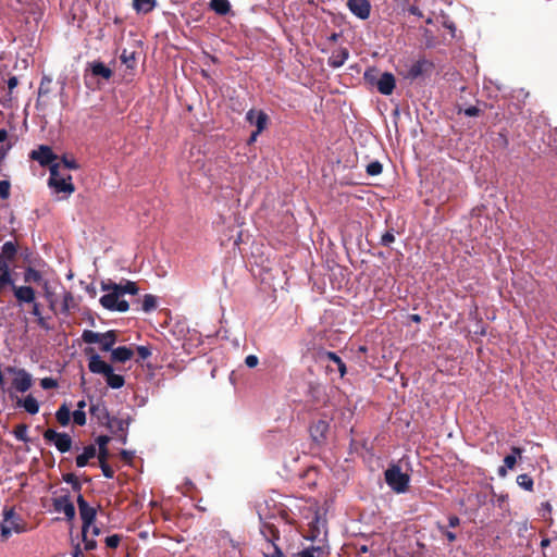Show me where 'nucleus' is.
Here are the masks:
<instances>
[{"instance_id":"09e8293b","label":"nucleus","mask_w":557,"mask_h":557,"mask_svg":"<svg viewBox=\"0 0 557 557\" xmlns=\"http://www.w3.org/2000/svg\"><path fill=\"white\" fill-rule=\"evenodd\" d=\"M121 540H122V536L119 535V534H112L110 536H107L106 537V545L109 547V548H117V546L120 545L121 543Z\"/></svg>"},{"instance_id":"ea45409f","label":"nucleus","mask_w":557,"mask_h":557,"mask_svg":"<svg viewBox=\"0 0 557 557\" xmlns=\"http://www.w3.org/2000/svg\"><path fill=\"white\" fill-rule=\"evenodd\" d=\"M517 483L520 487L524 488L525 491H529V492L533 491V485H534L533 479L527 473L519 474L517 476Z\"/></svg>"},{"instance_id":"5fc2aeb1","label":"nucleus","mask_w":557,"mask_h":557,"mask_svg":"<svg viewBox=\"0 0 557 557\" xmlns=\"http://www.w3.org/2000/svg\"><path fill=\"white\" fill-rule=\"evenodd\" d=\"M99 466L101 468V471L103 473V475L107 478V479H112L114 476V471L113 469L109 466L108 461H103V462H99Z\"/></svg>"},{"instance_id":"7c9ffc66","label":"nucleus","mask_w":557,"mask_h":557,"mask_svg":"<svg viewBox=\"0 0 557 557\" xmlns=\"http://www.w3.org/2000/svg\"><path fill=\"white\" fill-rule=\"evenodd\" d=\"M17 404H22L24 409L30 414H36L39 411V404L33 395L26 396L23 401L18 399Z\"/></svg>"},{"instance_id":"393cba45","label":"nucleus","mask_w":557,"mask_h":557,"mask_svg":"<svg viewBox=\"0 0 557 557\" xmlns=\"http://www.w3.org/2000/svg\"><path fill=\"white\" fill-rule=\"evenodd\" d=\"M97 455V448L95 445H88L84 447V450L75 459L76 466L83 468L88 465L89 460L95 458Z\"/></svg>"},{"instance_id":"4be33fe9","label":"nucleus","mask_w":557,"mask_h":557,"mask_svg":"<svg viewBox=\"0 0 557 557\" xmlns=\"http://www.w3.org/2000/svg\"><path fill=\"white\" fill-rule=\"evenodd\" d=\"M13 292L20 302L30 304L35 300V290L30 286H13Z\"/></svg>"},{"instance_id":"ddd939ff","label":"nucleus","mask_w":557,"mask_h":557,"mask_svg":"<svg viewBox=\"0 0 557 557\" xmlns=\"http://www.w3.org/2000/svg\"><path fill=\"white\" fill-rule=\"evenodd\" d=\"M375 85L382 95L388 96L393 94L396 86V81L392 73L385 72L380 76Z\"/></svg>"},{"instance_id":"a18cd8bd","label":"nucleus","mask_w":557,"mask_h":557,"mask_svg":"<svg viewBox=\"0 0 557 557\" xmlns=\"http://www.w3.org/2000/svg\"><path fill=\"white\" fill-rule=\"evenodd\" d=\"M60 163V169H66V170H78L79 164L75 161V159H69L67 157H62V159L58 162Z\"/></svg>"},{"instance_id":"c9c22d12","label":"nucleus","mask_w":557,"mask_h":557,"mask_svg":"<svg viewBox=\"0 0 557 557\" xmlns=\"http://www.w3.org/2000/svg\"><path fill=\"white\" fill-rule=\"evenodd\" d=\"M120 60L127 69L133 70L136 66V52L124 49L120 55Z\"/></svg>"},{"instance_id":"8fccbe9b","label":"nucleus","mask_w":557,"mask_h":557,"mask_svg":"<svg viewBox=\"0 0 557 557\" xmlns=\"http://www.w3.org/2000/svg\"><path fill=\"white\" fill-rule=\"evenodd\" d=\"M11 184L9 181H0V198L5 200L10 197Z\"/></svg>"},{"instance_id":"c03bdc74","label":"nucleus","mask_w":557,"mask_h":557,"mask_svg":"<svg viewBox=\"0 0 557 557\" xmlns=\"http://www.w3.org/2000/svg\"><path fill=\"white\" fill-rule=\"evenodd\" d=\"M367 174L371 176L380 175L383 171V165L380 161H373L367 165Z\"/></svg>"},{"instance_id":"aec40b11","label":"nucleus","mask_w":557,"mask_h":557,"mask_svg":"<svg viewBox=\"0 0 557 557\" xmlns=\"http://www.w3.org/2000/svg\"><path fill=\"white\" fill-rule=\"evenodd\" d=\"M111 368L112 367L108 364L106 361H103L99 355H92L89 358L88 369L92 373L106 375L107 372H110Z\"/></svg>"},{"instance_id":"b1692460","label":"nucleus","mask_w":557,"mask_h":557,"mask_svg":"<svg viewBox=\"0 0 557 557\" xmlns=\"http://www.w3.org/2000/svg\"><path fill=\"white\" fill-rule=\"evenodd\" d=\"M116 341H117L116 331L110 330V331H107L106 333H101L100 342L98 344H100V349L102 351H111L113 349L112 347L116 343Z\"/></svg>"},{"instance_id":"2f4dec72","label":"nucleus","mask_w":557,"mask_h":557,"mask_svg":"<svg viewBox=\"0 0 557 557\" xmlns=\"http://www.w3.org/2000/svg\"><path fill=\"white\" fill-rule=\"evenodd\" d=\"M210 8L219 15H226L231 11L228 0H211Z\"/></svg>"},{"instance_id":"69168bd1","label":"nucleus","mask_w":557,"mask_h":557,"mask_svg":"<svg viewBox=\"0 0 557 557\" xmlns=\"http://www.w3.org/2000/svg\"><path fill=\"white\" fill-rule=\"evenodd\" d=\"M18 85V79L16 76H11L9 79H8V88H9V94L12 92V90Z\"/></svg>"},{"instance_id":"79ce46f5","label":"nucleus","mask_w":557,"mask_h":557,"mask_svg":"<svg viewBox=\"0 0 557 557\" xmlns=\"http://www.w3.org/2000/svg\"><path fill=\"white\" fill-rule=\"evenodd\" d=\"M156 308H157V298L151 294L145 295L144 299H143V304H141V309L145 312H150V311H153Z\"/></svg>"},{"instance_id":"13d9d810","label":"nucleus","mask_w":557,"mask_h":557,"mask_svg":"<svg viewBox=\"0 0 557 557\" xmlns=\"http://www.w3.org/2000/svg\"><path fill=\"white\" fill-rule=\"evenodd\" d=\"M109 442H110V437L108 435H99L96 438V444L98 445V449L108 448Z\"/></svg>"},{"instance_id":"37998d69","label":"nucleus","mask_w":557,"mask_h":557,"mask_svg":"<svg viewBox=\"0 0 557 557\" xmlns=\"http://www.w3.org/2000/svg\"><path fill=\"white\" fill-rule=\"evenodd\" d=\"M101 333H97L90 330H85L82 334V339L87 344H96L100 342Z\"/></svg>"},{"instance_id":"5701e85b","label":"nucleus","mask_w":557,"mask_h":557,"mask_svg":"<svg viewBox=\"0 0 557 557\" xmlns=\"http://www.w3.org/2000/svg\"><path fill=\"white\" fill-rule=\"evenodd\" d=\"M134 351L126 346H120L111 350V360L113 362H126L132 359Z\"/></svg>"},{"instance_id":"423d86ee","label":"nucleus","mask_w":557,"mask_h":557,"mask_svg":"<svg viewBox=\"0 0 557 557\" xmlns=\"http://www.w3.org/2000/svg\"><path fill=\"white\" fill-rule=\"evenodd\" d=\"M44 438L48 443H53L55 448L64 454L71 450L72 448V437L67 433H59L53 429H47L44 432Z\"/></svg>"},{"instance_id":"de8ad7c7","label":"nucleus","mask_w":557,"mask_h":557,"mask_svg":"<svg viewBox=\"0 0 557 557\" xmlns=\"http://www.w3.org/2000/svg\"><path fill=\"white\" fill-rule=\"evenodd\" d=\"M72 416L73 422L76 425L83 426L86 424V413L84 410H75Z\"/></svg>"},{"instance_id":"49530a36","label":"nucleus","mask_w":557,"mask_h":557,"mask_svg":"<svg viewBox=\"0 0 557 557\" xmlns=\"http://www.w3.org/2000/svg\"><path fill=\"white\" fill-rule=\"evenodd\" d=\"M9 283H11V276L9 267L5 263V268L0 269V290Z\"/></svg>"},{"instance_id":"2eb2a0df","label":"nucleus","mask_w":557,"mask_h":557,"mask_svg":"<svg viewBox=\"0 0 557 557\" xmlns=\"http://www.w3.org/2000/svg\"><path fill=\"white\" fill-rule=\"evenodd\" d=\"M511 455H507L504 458V466L498 468V475L502 478H505L507 475L508 469H513L517 463V456H521L523 453V449L517 446L511 447Z\"/></svg>"},{"instance_id":"72a5a7b5","label":"nucleus","mask_w":557,"mask_h":557,"mask_svg":"<svg viewBox=\"0 0 557 557\" xmlns=\"http://www.w3.org/2000/svg\"><path fill=\"white\" fill-rule=\"evenodd\" d=\"M76 301L71 292L65 290L62 297V313L67 314L72 309L76 308Z\"/></svg>"},{"instance_id":"4d7b16f0","label":"nucleus","mask_w":557,"mask_h":557,"mask_svg":"<svg viewBox=\"0 0 557 557\" xmlns=\"http://www.w3.org/2000/svg\"><path fill=\"white\" fill-rule=\"evenodd\" d=\"M136 351L141 360H146L151 355V350L147 346H137Z\"/></svg>"},{"instance_id":"1a4fd4ad","label":"nucleus","mask_w":557,"mask_h":557,"mask_svg":"<svg viewBox=\"0 0 557 557\" xmlns=\"http://www.w3.org/2000/svg\"><path fill=\"white\" fill-rule=\"evenodd\" d=\"M349 11L360 20H367L371 13V3L369 0H347Z\"/></svg>"},{"instance_id":"0e129e2a","label":"nucleus","mask_w":557,"mask_h":557,"mask_svg":"<svg viewBox=\"0 0 557 557\" xmlns=\"http://www.w3.org/2000/svg\"><path fill=\"white\" fill-rule=\"evenodd\" d=\"M120 456L124 461L131 462L134 458V453L131 450L123 449L121 450Z\"/></svg>"},{"instance_id":"f03ea898","label":"nucleus","mask_w":557,"mask_h":557,"mask_svg":"<svg viewBox=\"0 0 557 557\" xmlns=\"http://www.w3.org/2000/svg\"><path fill=\"white\" fill-rule=\"evenodd\" d=\"M101 289L108 292L100 298L101 306L110 311L126 312L129 309V304L126 300L120 299L117 283L112 281L101 282Z\"/></svg>"},{"instance_id":"c756f323","label":"nucleus","mask_w":557,"mask_h":557,"mask_svg":"<svg viewBox=\"0 0 557 557\" xmlns=\"http://www.w3.org/2000/svg\"><path fill=\"white\" fill-rule=\"evenodd\" d=\"M51 83H52L51 77H49L47 75L42 76L40 84H39V88H38V98L36 101L37 108L40 106V98L48 96L51 92Z\"/></svg>"},{"instance_id":"052dcab7","label":"nucleus","mask_w":557,"mask_h":557,"mask_svg":"<svg viewBox=\"0 0 557 557\" xmlns=\"http://www.w3.org/2000/svg\"><path fill=\"white\" fill-rule=\"evenodd\" d=\"M481 112H482V111H481L478 107H475V106H470V107H468V108H466V109L463 110V113H465L467 116H478V115H480V114H481Z\"/></svg>"},{"instance_id":"20e7f679","label":"nucleus","mask_w":557,"mask_h":557,"mask_svg":"<svg viewBox=\"0 0 557 557\" xmlns=\"http://www.w3.org/2000/svg\"><path fill=\"white\" fill-rule=\"evenodd\" d=\"M385 482L396 493H405L408 490L410 478L407 473L401 472L397 465H392L386 469Z\"/></svg>"},{"instance_id":"bf43d9fd","label":"nucleus","mask_w":557,"mask_h":557,"mask_svg":"<svg viewBox=\"0 0 557 557\" xmlns=\"http://www.w3.org/2000/svg\"><path fill=\"white\" fill-rule=\"evenodd\" d=\"M82 535H83V541L85 543L86 550H92L97 547V542L95 540H88L87 533H82Z\"/></svg>"},{"instance_id":"338daca9","label":"nucleus","mask_w":557,"mask_h":557,"mask_svg":"<svg viewBox=\"0 0 557 557\" xmlns=\"http://www.w3.org/2000/svg\"><path fill=\"white\" fill-rule=\"evenodd\" d=\"M460 524V519L457 516H450L448 518V525L449 528H456Z\"/></svg>"},{"instance_id":"0eeeda50","label":"nucleus","mask_w":557,"mask_h":557,"mask_svg":"<svg viewBox=\"0 0 557 557\" xmlns=\"http://www.w3.org/2000/svg\"><path fill=\"white\" fill-rule=\"evenodd\" d=\"M77 505L83 522L82 533H87L96 519L97 511L94 507L89 506L82 494L77 496Z\"/></svg>"},{"instance_id":"4468645a","label":"nucleus","mask_w":557,"mask_h":557,"mask_svg":"<svg viewBox=\"0 0 557 557\" xmlns=\"http://www.w3.org/2000/svg\"><path fill=\"white\" fill-rule=\"evenodd\" d=\"M317 354L320 360H330L333 362V364H336L341 377H344V375L347 373V368L345 362L339 358V356H337L336 352L319 349Z\"/></svg>"},{"instance_id":"bb28decb","label":"nucleus","mask_w":557,"mask_h":557,"mask_svg":"<svg viewBox=\"0 0 557 557\" xmlns=\"http://www.w3.org/2000/svg\"><path fill=\"white\" fill-rule=\"evenodd\" d=\"M157 5L156 0H133V8L137 13L147 14Z\"/></svg>"},{"instance_id":"a878e982","label":"nucleus","mask_w":557,"mask_h":557,"mask_svg":"<svg viewBox=\"0 0 557 557\" xmlns=\"http://www.w3.org/2000/svg\"><path fill=\"white\" fill-rule=\"evenodd\" d=\"M348 50L346 48H342L338 51L332 53V55L329 58V65L334 69L341 67L348 59Z\"/></svg>"},{"instance_id":"39448f33","label":"nucleus","mask_w":557,"mask_h":557,"mask_svg":"<svg viewBox=\"0 0 557 557\" xmlns=\"http://www.w3.org/2000/svg\"><path fill=\"white\" fill-rule=\"evenodd\" d=\"M12 531L21 533L25 531V528L23 524L20 523V518L18 516H16L14 510L9 509L4 511L3 521L0 522V532L2 535V540H7L12 534Z\"/></svg>"},{"instance_id":"cd10ccee","label":"nucleus","mask_w":557,"mask_h":557,"mask_svg":"<svg viewBox=\"0 0 557 557\" xmlns=\"http://www.w3.org/2000/svg\"><path fill=\"white\" fill-rule=\"evenodd\" d=\"M106 376V382L107 384L111 387V388H114V389H117V388H121L124 386L125 384V380H124V376L121 375V374H115L113 372V368L110 369V372H107V374L104 375Z\"/></svg>"},{"instance_id":"a211bd4d","label":"nucleus","mask_w":557,"mask_h":557,"mask_svg":"<svg viewBox=\"0 0 557 557\" xmlns=\"http://www.w3.org/2000/svg\"><path fill=\"white\" fill-rule=\"evenodd\" d=\"M89 412L103 425L111 418L104 401H98L96 404H91L89 407Z\"/></svg>"},{"instance_id":"c85d7f7f","label":"nucleus","mask_w":557,"mask_h":557,"mask_svg":"<svg viewBox=\"0 0 557 557\" xmlns=\"http://www.w3.org/2000/svg\"><path fill=\"white\" fill-rule=\"evenodd\" d=\"M324 524L325 522L322 521L319 516H315L314 519L309 523V539L311 541H314L320 536Z\"/></svg>"},{"instance_id":"f704fd0d","label":"nucleus","mask_w":557,"mask_h":557,"mask_svg":"<svg viewBox=\"0 0 557 557\" xmlns=\"http://www.w3.org/2000/svg\"><path fill=\"white\" fill-rule=\"evenodd\" d=\"M17 248L15 243L9 240L2 246V257L8 261H13L16 257Z\"/></svg>"},{"instance_id":"f3484780","label":"nucleus","mask_w":557,"mask_h":557,"mask_svg":"<svg viewBox=\"0 0 557 557\" xmlns=\"http://www.w3.org/2000/svg\"><path fill=\"white\" fill-rule=\"evenodd\" d=\"M329 431V423L324 420H318L310 426V435L315 443H322Z\"/></svg>"},{"instance_id":"680f3d73","label":"nucleus","mask_w":557,"mask_h":557,"mask_svg":"<svg viewBox=\"0 0 557 557\" xmlns=\"http://www.w3.org/2000/svg\"><path fill=\"white\" fill-rule=\"evenodd\" d=\"M245 363L248 368H255L259 363V359L256 355H249L245 359Z\"/></svg>"},{"instance_id":"774afa93","label":"nucleus","mask_w":557,"mask_h":557,"mask_svg":"<svg viewBox=\"0 0 557 557\" xmlns=\"http://www.w3.org/2000/svg\"><path fill=\"white\" fill-rule=\"evenodd\" d=\"M408 12L411 15H414V16H418V17H422V12H421V10L417 5H410L408 8Z\"/></svg>"},{"instance_id":"f257e3e1","label":"nucleus","mask_w":557,"mask_h":557,"mask_svg":"<svg viewBox=\"0 0 557 557\" xmlns=\"http://www.w3.org/2000/svg\"><path fill=\"white\" fill-rule=\"evenodd\" d=\"M268 507L267 502L257 503V513L260 520V533L265 540V547L263 548L264 557H268V553L272 549V546H278L276 542L280 540L278 529L270 521L274 516H270L265 512Z\"/></svg>"},{"instance_id":"9d476101","label":"nucleus","mask_w":557,"mask_h":557,"mask_svg":"<svg viewBox=\"0 0 557 557\" xmlns=\"http://www.w3.org/2000/svg\"><path fill=\"white\" fill-rule=\"evenodd\" d=\"M30 159L39 162L40 165L47 166L54 164L57 156L49 146H40L37 150H33L29 154Z\"/></svg>"},{"instance_id":"603ef678","label":"nucleus","mask_w":557,"mask_h":557,"mask_svg":"<svg viewBox=\"0 0 557 557\" xmlns=\"http://www.w3.org/2000/svg\"><path fill=\"white\" fill-rule=\"evenodd\" d=\"M394 242H395V235L393 234V231H387L386 233H384L382 235L380 244L382 246L388 247Z\"/></svg>"},{"instance_id":"4c0bfd02","label":"nucleus","mask_w":557,"mask_h":557,"mask_svg":"<svg viewBox=\"0 0 557 557\" xmlns=\"http://www.w3.org/2000/svg\"><path fill=\"white\" fill-rule=\"evenodd\" d=\"M28 426L25 423L17 424L14 430L13 434L16 440L22 441L24 443L29 442V437L27 435Z\"/></svg>"},{"instance_id":"f8f14e48","label":"nucleus","mask_w":557,"mask_h":557,"mask_svg":"<svg viewBox=\"0 0 557 557\" xmlns=\"http://www.w3.org/2000/svg\"><path fill=\"white\" fill-rule=\"evenodd\" d=\"M131 422V416L126 418L111 417L110 420L104 423V426L109 429L112 434L117 435L127 432Z\"/></svg>"},{"instance_id":"a19ab883","label":"nucleus","mask_w":557,"mask_h":557,"mask_svg":"<svg viewBox=\"0 0 557 557\" xmlns=\"http://www.w3.org/2000/svg\"><path fill=\"white\" fill-rule=\"evenodd\" d=\"M63 481L71 484L72 490L74 492L78 493V495L81 494L82 483L79 482V480L77 479V476L74 473L63 474Z\"/></svg>"},{"instance_id":"7ed1b4c3","label":"nucleus","mask_w":557,"mask_h":557,"mask_svg":"<svg viewBox=\"0 0 557 557\" xmlns=\"http://www.w3.org/2000/svg\"><path fill=\"white\" fill-rule=\"evenodd\" d=\"M48 184L57 194L64 193L71 195L75 190L72 176L61 172L60 163H54L50 166Z\"/></svg>"},{"instance_id":"9b49d317","label":"nucleus","mask_w":557,"mask_h":557,"mask_svg":"<svg viewBox=\"0 0 557 557\" xmlns=\"http://www.w3.org/2000/svg\"><path fill=\"white\" fill-rule=\"evenodd\" d=\"M53 508L57 512H63L67 520H73L75 517V507L69 495L53 498Z\"/></svg>"},{"instance_id":"473e14b6","label":"nucleus","mask_w":557,"mask_h":557,"mask_svg":"<svg viewBox=\"0 0 557 557\" xmlns=\"http://www.w3.org/2000/svg\"><path fill=\"white\" fill-rule=\"evenodd\" d=\"M55 419L62 426H66L70 423L71 411L66 404H63L59 407L55 412Z\"/></svg>"},{"instance_id":"6e6552de","label":"nucleus","mask_w":557,"mask_h":557,"mask_svg":"<svg viewBox=\"0 0 557 557\" xmlns=\"http://www.w3.org/2000/svg\"><path fill=\"white\" fill-rule=\"evenodd\" d=\"M433 70H434L433 62L422 58V59L417 60L409 66L407 74H406V78L416 81L418 78L431 75Z\"/></svg>"},{"instance_id":"6e6d98bb","label":"nucleus","mask_w":557,"mask_h":557,"mask_svg":"<svg viewBox=\"0 0 557 557\" xmlns=\"http://www.w3.org/2000/svg\"><path fill=\"white\" fill-rule=\"evenodd\" d=\"M437 528L440 532L448 540V542L453 543L456 541L457 536L454 532L446 530V528L441 524H438Z\"/></svg>"},{"instance_id":"412c9836","label":"nucleus","mask_w":557,"mask_h":557,"mask_svg":"<svg viewBox=\"0 0 557 557\" xmlns=\"http://www.w3.org/2000/svg\"><path fill=\"white\" fill-rule=\"evenodd\" d=\"M12 384L18 392L24 393L30 388L32 377L24 369H20Z\"/></svg>"},{"instance_id":"864d4df0","label":"nucleus","mask_w":557,"mask_h":557,"mask_svg":"<svg viewBox=\"0 0 557 557\" xmlns=\"http://www.w3.org/2000/svg\"><path fill=\"white\" fill-rule=\"evenodd\" d=\"M40 386L44 389H51V388H55L58 386V382H57V380H54L52 377H44L40 380Z\"/></svg>"},{"instance_id":"e2e57ef3","label":"nucleus","mask_w":557,"mask_h":557,"mask_svg":"<svg viewBox=\"0 0 557 557\" xmlns=\"http://www.w3.org/2000/svg\"><path fill=\"white\" fill-rule=\"evenodd\" d=\"M99 462L108 461L110 456L108 448L98 449L97 455Z\"/></svg>"},{"instance_id":"3c124183","label":"nucleus","mask_w":557,"mask_h":557,"mask_svg":"<svg viewBox=\"0 0 557 557\" xmlns=\"http://www.w3.org/2000/svg\"><path fill=\"white\" fill-rule=\"evenodd\" d=\"M32 304H33L32 314H34L35 317L38 318V324L44 327L46 325V323H45V319L41 317L40 305L38 302H36L35 300Z\"/></svg>"},{"instance_id":"e433bc0d","label":"nucleus","mask_w":557,"mask_h":557,"mask_svg":"<svg viewBox=\"0 0 557 557\" xmlns=\"http://www.w3.org/2000/svg\"><path fill=\"white\" fill-rule=\"evenodd\" d=\"M42 278V275L41 273L32 268V267H28L26 270H25V273H24V281L26 283H39Z\"/></svg>"},{"instance_id":"58836bf2","label":"nucleus","mask_w":557,"mask_h":557,"mask_svg":"<svg viewBox=\"0 0 557 557\" xmlns=\"http://www.w3.org/2000/svg\"><path fill=\"white\" fill-rule=\"evenodd\" d=\"M117 288L121 296L124 294L136 295L138 293L136 283L132 281H126L125 284H117Z\"/></svg>"},{"instance_id":"6ab92c4d","label":"nucleus","mask_w":557,"mask_h":557,"mask_svg":"<svg viewBox=\"0 0 557 557\" xmlns=\"http://www.w3.org/2000/svg\"><path fill=\"white\" fill-rule=\"evenodd\" d=\"M88 69L90 70L92 76L101 77L106 81H109L113 75L112 70L101 61H94L89 63Z\"/></svg>"},{"instance_id":"dca6fc26","label":"nucleus","mask_w":557,"mask_h":557,"mask_svg":"<svg viewBox=\"0 0 557 557\" xmlns=\"http://www.w3.org/2000/svg\"><path fill=\"white\" fill-rule=\"evenodd\" d=\"M246 120L256 125L258 132H262L267 127L268 115L263 111H256L253 109L249 110L246 114Z\"/></svg>"}]
</instances>
